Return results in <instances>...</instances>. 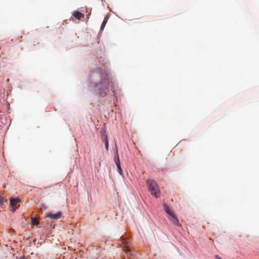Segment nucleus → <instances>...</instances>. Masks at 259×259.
I'll list each match as a JSON object with an SVG mask.
<instances>
[{
	"mask_svg": "<svg viewBox=\"0 0 259 259\" xmlns=\"http://www.w3.org/2000/svg\"><path fill=\"white\" fill-rule=\"evenodd\" d=\"M20 201V199L18 198H13V199H11L10 204H11L12 207L13 208V209H12L13 212H14L16 209V207H15L16 204L18 202H19Z\"/></svg>",
	"mask_w": 259,
	"mask_h": 259,
	"instance_id": "20e7f679",
	"label": "nucleus"
},
{
	"mask_svg": "<svg viewBox=\"0 0 259 259\" xmlns=\"http://www.w3.org/2000/svg\"><path fill=\"white\" fill-rule=\"evenodd\" d=\"M217 259H222V258H220V257H219V256H217Z\"/></svg>",
	"mask_w": 259,
	"mask_h": 259,
	"instance_id": "f3484780",
	"label": "nucleus"
},
{
	"mask_svg": "<svg viewBox=\"0 0 259 259\" xmlns=\"http://www.w3.org/2000/svg\"><path fill=\"white\" fill-rule=\"evenodd\" d=\"M117 167V168H118V171L119 172V173L122 175V169H121V166H120V164H118V165H116Z\"/></svg>",
	"mask_w": 259,
	"mask_h": 259,
	"instance_id": "9b49d317",
	"label": "nucleus"
},
{
	"mask_svg": "<svg viewBox=\"0 0 259 259\" xmlns=\"http://www.w3.org/2000/svg\"><path fill=\"white\" fill-rule=\"evenodd\" d=\"M119 158V155H118V150H117V148H116V152H115V153L114 155V158Z\"/></svg>",
	"mask_w": 259,
	"mask_h": 259,
	"instance_id": "4468645a",
	"label": "nucleus"
},
{
	"mask_svg": "<svg viewBox=\"0 0 259 259\" xmlns=\"http://www.w3.org/2000/svg\"><path fill=\"white\" fill-rule=\"evenodd\" d=\"M164 210L166 212V213L169 215L170 217L175 214L174 212L170 208V207L168 205H164Z\"/></svg>",
	"mask_w": 259,
	"mask_h": 259,
	"instance_id": "423d86ee",
	"label": "nucleus"
},
{
	"mask_svg": "<svg viewBox=\"0 0 259 259\" xmlns=\"http://www.w3.org/2000/svg\"><path fill=\"white\" fill-rule=\"evenodd\" d=\"M4 203V198L0 195V205H2Z\"/></svg>",
	"mask_w": 259,
	"mask_h": 259,
	"instance_id": "2eb2a0df",
	"label": "nucleus"
},
{
	"mask_svg": "<svg viewBox=\"0 0 259 259\" xmlns=\"http://www.w3.org/2000/svg\"><path fill=\"white\" fill-rule=\"evenodd\" d=\"M105 144L106 149L107 151H108L109 141H108V139L107 135H106L105 137Z\"/></svg>",
	"mask_w": 259,
	"mask_h": 259,
	"instance_id": "1a4fd4ad",
	"label": "nucleus"
},
{
	"mask_svg": "<svg viewBox=\"0 0 259 259\" xmlns=\"http://www.w3.org/2000/svg\"><path fill=\"white\" fill-rule=\"evenodd\" d=\"M38 224V221L34 218H32V225L37 226Z\"/></svg>",
	"mask_w": 259,
	"mask_h": 259,
	"instance_id": "9d476101",
	"label": "nucleus"
},
{
	"mask_svg": "<svg viewBox=\"0 0 259 259\" xmlns=\"http://www.w3.org/2000/svg\"><path fill=\"white\" fill-rule=\"evenodd\" d=\"M125 243H126V246L127 247V246H128L127 242H126V241H125Z\"/></svg>",
	"mask_w": 259,
	"mask_h": 259,
	"instance_id": "a211bd4d",
	"label": "nucleus"
},
{
	"mask_svg": "<svg viewBox=\"0 0 259 259\" xmlns=\"http://www.w3.org/2000/svg\"><path fill=\"white\" fill-rule=\"evenodd\" d=\"M90 16V14H89V15H87V18L88 19H89Z\"/></svg>",
	"mask_w": 259,
	"mask_h": 259,
	"instance_id": "dca6fc26",
	"label": "nucleus"
},
{
	"mask_svg": "<svg viewBox=\"0 0 259 259\" xmlns=\"http://www.w3.org/2000/svg\"><path fill=\"white\" fill-rule=\"evenodd\" d=\"M148 190L152 195L156 198H158L160 196V191L157 186L156 183L152 180H148L147 182Z\"/></svg>",
	"mask_w": 259,
	"mask_h": 259,
	"instance_id": "f03ea898",
	"label": "nucleus"
},
{
	"mask_svg": "<svg viewBox=\"0 0 259 259\" xmlns=\"http://www.w3.org/2000/svg\"><path fill=\"white\" fill-rule=\"evenodd\" d=\"M39 207L41 210H45L47 209L46 205L44 204H41Z\"/></svg>",
	"mask_w": 259,
	"mask_h": 259,
	"instance_id": "f8f14e48",
	"label": "nucleus"
},
{
	"mask_svg": "<svg viewBox=\"0 0 259 259\" xmlns=\"http://www.w3.org/2000/svg\"><path fill=\"white\" fill-rule=\"evenodd\" d=\"M72 15L76 19L78 20H79L81 18H83L84 16L83 14L78 11H74Z\"/></svg>",
	"mask_w": 259,
	"mask_h": 259,
	"instance_id": "0eeeda50",
	"label": "nucleus"
},
{
	"mask_svg": "<svg viewBox=\"0 0 259 259\" xmlns=\"http://www.w3.org/2000/svg\"><path fill=\"white\" fill-rule=\"evenodd\" d=\"M62 213L61 212L53 213L52 212H49L47 214V217L50 218L53 220L59 219L61 218Z\"/></svg>",
	"mask_w": 259,
	"mask_h": 259,
	"instance_id": "7ed1b4c3",
	"label": "nucleus"
},
{
	"mask_svg": "<svg viewBox=\"0 0 259 259\" xmlns=\"http://www.w3.org/2000/svg\"><path fill=\"white\" fill-rule=\"evenodd\" d=\"M93 75L95 78L94 84L95 91L100 96H106L110 91V82L106 73L101 70L95 72Z\"/></svg>",
	"mask_w": 259,
	"mask_h": 259,
	"instance_id": "f257e3e1",
	"label": "nucleus"
},
{
	"mask_svg": "<svg viewBox=\"0 0 259 259\" xmlns=\"http://www.w3.org/2000/svg\"><path fill=\"white\" fill-rule=\"evenodd\" d=\"M169 219L171 220V221L172 222V223L175 225L177 226H180V224L179 220L177 218V217L176 215V214H174L172 217H170Z\"/></svg>",
	"mask_w": 259,
	"mask_h": 259,
	"instance_id": "39448f33",
	"label": "nucleus"
},
{
	"mask_svg": "<svg viewBox=\"0 0 259 259\" xmlns=\"http://www.w3.org/2000/svg\"><path fill=\"white\" fill-rule=\"evenodd\" d=\"M114 161L116 163V165L120 164L119 158H114Z\"/></svg>",
	"mask_w": 259,
	"mask_h": 259,
	"instance_id": "ddd939ff",
	"label": "nucleus"
},
{
	"mask_svg": "<svg viewBox=\"0 0 259 259\" xmlns=\"http://www.w3.org/2000/svg\"><path fill=\"white\" fill-rule=\"evenodd\" d=\"M107 21H108V18L105 17L103 20L102 24L101 29H100L101 31H102L104 29Z\"/></svg>",
	"mask_w": 259,
	"mask_h": 259,
	"instance_id": "6e6552de",
	"label": "nucleus"
}]
</instances>
